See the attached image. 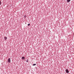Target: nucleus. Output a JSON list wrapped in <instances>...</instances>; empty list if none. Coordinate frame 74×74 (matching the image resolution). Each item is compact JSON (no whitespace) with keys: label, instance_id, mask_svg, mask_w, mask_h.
<instances>
[{"label":"nucleus","instance_id":"f257e3e1","mask_svg":"<svg viewBox=\"0 0 74 74\" xmlns=\"http://www.w3.org/2000/svg\"><path fill=\"white\" fill-rule=\"evenodd\" d=\"M8 63H10L11 62V59H10V58H9L8 59Z\"/></svg>","mask_w":74,"mask_h":74},{"label":"nucleus","instance_id":"20e7f679","mask_svg":"<svg viewBox=\"0 0 74 74\" xmlns=\"http://www.w3.org/2000/svg\"><path fill=\"white\" fill-rule=\"evenodd\" d=\"M22 59H23L24 60H25V57H22Z\"/></svg>","mask_w":74,"mask_h":74},{"label":"nucleus","instance_id":"6e6552de","mask_svg":"<svg viewBox=\"0 0 74 74\" xmlns=\"http://www.w3.org/2000/svg\"><path fill=\"white\" fill-rule=\"evenodd\" d=\"M0 5H1V2H0Z\"/></svg>","mask_w":74,"mask_h":74},{"label":"nucleus","instance_id":"0eeeda50","mask_svg":"<svg viewBox=\"0 0 74 74\" xmlns=\"http://www.w3.org/2000/svg\"><path fill=\"white\" fill-rule=\"evenodd\" d=\"M30 23L28 24V26H30Z\"/></svg>","mask_w":74,"mask_h":74},{"label":"nucleus","instance_id":"f03ea898","mask_svg":"<svg viewBox=\"0 0 74 74\" xmlns=\"http://www.w3.org/2000/svg\"><path fill=\"white\" fill-rule=\"evenodd\" d=\"M65 71L67 73H69V70H68V69H66Z\"/></svg>","mask_w":74,"mask_h":74},{"label":"nucleus","instance_id":"423d86ee","mask_svg":"<svg viewBox=\"0 0 74 74\" xmlns=\"http://www.w3.org/2000/svg\"><path fill=\"white\" fill-rule=\"evenodd\" d=\"M36 64H33V66H36Z\"/></svg>","mask_w":74,"mask_h":74},{"label":"nucleus","instance_id":"1a4fd4ad","mask_svg":"<svg viewBox=\"0 0 74 74\" xmlns=\"http://www.w3.org/2000/svg\"><path fill=\"white\" fill-rule=\"evenodd\" d=\"M28 62V60H27V62Z\"/></svg>","mask_w":74,"mask_h":74},{"label":"nucleus","instance_id":"7ed1b4c3","mask_svg":"<svg viewBox=\"0 0 74 74\" xmlns=\"http://www.w3.org/2000/svg\"><path fill=\"white\" fill-rule=\"evenodd\" d=\"M4 38L5 40H6L7 39V37H4Z\"/></svg>","mask_w":74,"mask_h":74},{"label":"nucleus","instance_id":"39448f33","mask_svg":"<svg viewBox=\"0 0 74 74\" xmlns=\"http://www.w3.org/2000/svg\"><path fill=\"white\" fill-rule=\"evenodd\" d=\"M71 0H67V2H68L69 3V2H70V1Z\"/></svg>","mask_w":74,"mask_h":74}]
</instances>
